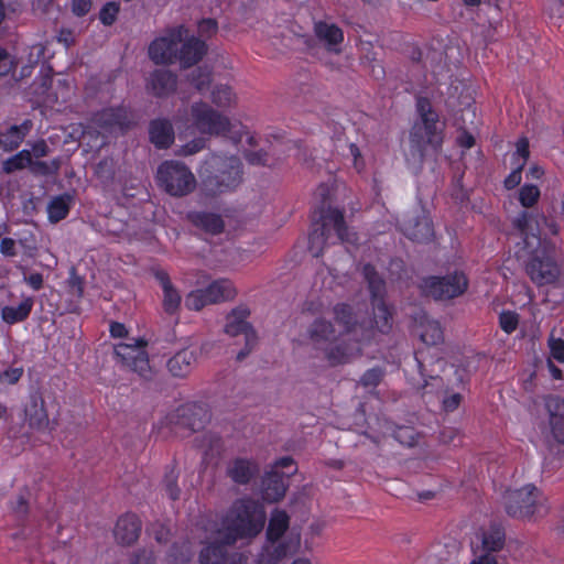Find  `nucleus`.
Returning a JSON list of instances; mask_svg holds the SVG:
<instances>
[{"label": "nucleus", "instance_id": "f257e3e1", "mask_svg": "<svg viewBox=\"0 0 564 564\" xmlns=\"http://www.w3.org/2000/svg\"><path fill=\"white\" fill-rule=\"evenodd\" d=\"M187 30L183 25L171 28L153 40L148 48L149 58L156 65L181 63L183 68L197 64L207 53V45L197 37L184 41Z\"/></svg>", "mask_w": 564, "mask_h": 564}, {"label": "nucleus", "instance_id": "f03ea898", "mask_svg": "<svg viewBox=\"0 0 564 564\" xmlns=\"http://www.w3.org/2000/svg\"><path fill=\"white\" fill-rule=\"evenodd\" d=\"M419 118L410 131L409 150L406 161L415 166H421L429 149L438 151L444 140L445 123L432 107L427 98L416 99Z\"/></svg>", "mask_w": 564, "mask_h": 564}, {"label": "nucleus", "instance_id": "7ed1b4c3", "mask_svg": "<svg viewBox=\"0 0 564 564\" xmlns=\"http://www.w3.org/2000/svg\"><path fill=\"white\" fill-rule=\"evenodd\" d=\"M265 523V511L256 500L242 498L234 502L217 528V540L235 544L240 539H252L258 535Z\"/></svg>", "mask_w": 564, "mask_h": 564}, {"label": "nucleus", "instance_id": "20e7f679", "mask_svg": "<svg viewBox=\"0 0 564 564\" xmlns=\"http://www.w3.org/2000/svg\"><path fill=\"white\" fill-rule=\"evenodd\" d=\"M306 333L311 345L323 352L330 366L349 362L361 354V347L349 345L346 339H341L333 323L326 318H315L308 325Z\"/></svg>", "mask_w": 564, "mask_h": 564}, {"label": "nucleus", "instance_id": "39448f33", "mask_svg": "<svg viewBox=\"0 0 564 564\" xmlns=\"http://www.w3.org/2000/svg\"><path fill=\"white\" fill-rule=\"evenodd\" d=\"M562 252L556 246L544 240L527 264V273L536 285L555 282L561 274Z\"/></svg>", "mask_w": 564, "mask_h": 564}, {"label": "nucleus", "instance_id": "423d86ee", "mask_svg": "<svg viewBox=\"0 0 564 564\" xmlns=\"http://www.w3.org/2000/svg\"><path fill=\"white\" fill-rule=\"evenodd\" d=\"M319 221L318 227L310 235L308 249L314 257L322 256L328 239L329 227L334 228L341 242L355 243L357 241V235L347 227L341 210L328 207L321 214Z\"/></svg>", "mask_w": 564, "mask_h": 564}, {"label": "nucleus", "instance_id": "0eeeda50", "mask_svg": "<svg viewBox=\"0 0 564 564\" xmlns=\"http://www.w3.org/2000/svg\"><path fill=\"white\" fill-rule=\"evenodd\" d=\"M503 506L508 516L516 519L531 518L544 511L543 497L533 485L507 490L503 495Z\"/></svg>", "mask_w": 564, "mask_h": 564}, {"label": "nucleus", "instance_id": "6e6552de", "mask_svg": "<svg viewBox=\"0 0 564 564\" xmlns=\"http://www.w3.org/2000/svg\"><path fill=\"white\" fill-rule=\"evenodd\" d=\"M334 318L341 327L339 337L346 339L349 345L360 347L361 343L370 340L373 335L371 322L366 318L359 319L347 304H337L334 307Z\"/></svg>", "mask_w": 564, "mask_h": 564}, {"label": "nucleus", "instance_id": "1a4fd4ad", "mask_svg": "<svg viewBox=\"0 0 564 564\" xmlns=\"http://www.w3.org/2000/svg\"><path fill=\"white\" fill-rule=\"evenodd\" d=\"M158 180L172 196H185L196 186V180L186 165L180 162H164L158 170Z\"/></svg>", "mask_w": 564, "mask_h": 564}, {"label": "nucleus", "instance_id": "9d476101", "mask_svg": "<svg viewBox=\"0 0 564 564\" xmlns=\"http://www.w3.org/2000/svg\"><path fill=\"white\" fill-rule=\"evenodd\" d=\"M242 181V164L237 156L220 159L217 173L207 176L203 184L209 195H217L236 188Z\"/></svg>", "mask_w": 564, "mask_h": 564}, {"label": "nucleus", "instance_id": "9b49d317", "mask_svg": "<svg viewBox=\"0 0 564 564\" xmlns=\"http://www.w3.org/2000/svg\"><path fill=\"white\" fill-rule=\"evenodd\" d=\"M191 120L193 126L203 134L224 135L231 129L228 117L203 101L194 102L191 106Z\"/></svg>", "mask_w": 564, "mask_h": 564}, {"label": "nucleus", "instance_id": "f8f14e48", "mask_svg": "<svg viewBox=\"0 0 564 564\" xmlns=\"http://www.w3.org/2000/svg\"><path fill=\"white\" fill-rule=\"evenodd\" d=\"M468 282L464 273L455 272L445 276H429L421 283L423 293L436 301H446L462 295Z\"/></svg>", "mask_w": 564, "mask_h": 564}, {"label": "nucleus", "instance_id": "ddd939ff", "mask_svg": "<svg viewBox=\"0 0 564 564\" xmlns=\"http://www.w3.org/2000/svg\"><path fill=\"white\" fill-rule=\"evenodd\" d=\"M93 123L102 135H116L124 133L134 124L132 112L123 107L106 108L97 112Z\"/></svg>", "mask_w": 564, "mask_h": 564}, {"label": "nucleus", "instance_id": "4468645a", "mask_svg": "<svg viewBox=\"0 0 564 564\" xmlns=\"http://www.w3.org/2000/svg\"><path fill=\"white\" fill-rule=\"evenodd\" d=\"M145 345L147 343L143 339L137 340L133 345L119 344L115 352L126 368L138 373L144 380H151L154 372L144 350Z\"/></svg>", "mask_w": 564, "mask_h": 564}, {"label": "nucleus", "instance_id": "2eb2a0df", "mask_svg": "<svg viewBox=\"0 0 564 564\" xmlns=\"http://www.w3.org/2000/svg\"><path fill=\"white\" fill-rule=\"evenodd\" d=\"M362 273L366 281L368 282V288L371 293L376 324L380 332L383 333L390 328V314L387 305L383 302V296L386 294V282L371 264H365Z\"/></svg>", "mask_w": 564, "mask_h": 564}, {"label": "nucleus", "instance_id": "dca6fc26", "mask_svg": "<svg viewBox=\"0 0 564 564\" xmlns=\"http://www.w3.org/2000/svg\"><path fill=\"white\" fill-rule=\"evenodd\" d=\"M210 534L207 539L210 542L205 545L199 553L200 564H243V556L239 553H229L227 546L229 543L217 540V528L210 525Z\"/></svg>", "mask_w": 564, "mask_h": 564}, {"label": "nucleus", "instance_id": "f3484780", "mask_svg": "<svg viewBox=\"0 0 564 564\" xmlns=\"http://www.w3.org/2000/svg\"><path fill=\"white\" fill-rule=\"evenodd\" d=\"M401 230L410 240L425 243L433 239V225L422 208H415L404 215L401 221Z\"/></svg>", "mask_w": 564, "mask_h": 564}, {"label": "nucleus", "instance_id": "a211bd4d", "mask_svg": "<svg viewBox=\"0 0 564 564\" xmlns=\"http://www.w3.org/2000/svg\"><path fill=\"white\" fill-rule=\"evenodd\" d=\"M176 424L192 432L203 430L210 420V414L205 403L192 402L177 409Z\"/></svg>", "mask_w": 564, "mask_h": 564}, {"label": "nucleus", "instance_id": "6ab92c4d", "mask_svg": "<svg viewBox=\"0 0 564 564\" xmlns=\"http://www.w3.org/2000/svg\"><path fill=\"white\" fill-rule=\"evenodd\" d=\"M24 415L29 426L34 430H45L50 420L45 408V401L39 389H33L24 404Z\"/></svg>", "mask_w": 564, "mask_h": 564}, {"label": "nucleus", "instance_id": "aec40b11", "mask_svg": "<svg viewBox=\"0 0 564 564\" xmlns=\"http://www.w3.org/2000/svg\"><path fill=\"white\" fill-rule=\"evenodd\" d=\"M296 471V467L289 474L281 473L275 469L265 471L262 478V497L268 502H276L281 500L286 492V479Z\"/></svg>", "mask_w": 564, "mask_h": 564}, {"label": "nucleus", "instance_id": "412c9836", "mask_svg": "<svg viewBox=\"0 0 564 564\" xmlns=\"http://www.w3.org/2000/svg\"><path fill=\"white\" fill-rule=\"evenodd\" d=\"M141 529L142 523L138 516L126 513L118 519L113 534L118 543L131 545L139 539Z\"/></svg>", "mask_w": 564, "mask_h": 564}, {"label": "nucleus", "instance_id": "4be33fe9", "mask_svg": "<svg viewBox=\"0 0 564 564\" xmlns=\"http://www.w3.org/2000/svg\"><path fill=\"white\" fill-rule=\"evenodd\" d=\"M177 76L169 69L153 70L147 83V88L155 97H166L176 90Z\"/></svg>", "mask_w": 564, "mask_h": 564}, {"label": "nucleus", "instance_id": "5701e85b", "mask_svg": "<svg viewBox=\"0 0 564 564\" xmlns=\"http://www.w3.org/2000/svg\"><path fill=\"white\" fill-rule=\"evenodd\" d=\"M258 473V464L246 458H236L229 462L226 468L227 476L238 485L249 484Z\"/></svg>", "mask_w": 564, "mask_h": 564}, {"label": "nucleus", "instance_id": "b1692460", "mask_svg": "<svg viewBox=\"0 0 564 564\" xmlns=\"http://www.w3.org/2000/svg\"><path fill=\"white\" fill-rule=\"evenodd\" d=\"M197 361L194 350L183 349L177 351L167 361V369L173 377L184 378L191 373Z\"/></svg>", "mask_w": 564, "mask_h": 564}, {"label": "nucleus", "instance_id": "393cba45", "mask_svg": "<svg viewBox=\"0 0 564 564\" xmlns=\"http://www.w3.org/2000/svg\"><path fill=\"white\" fill-rule=\"evenodd\" d=\"M151 142L159 149H166L174 142V130L167 119H154L149 126Z\"/></svg>", "mask_w": 564, "mask_h": 564}, {"label": "nucleus", "instance_id": "a878e982", "mask_svg": "<svg viewBox=\"0 0 564 564\" xmlns=\"http://www.w3.org/2000/svg\"><path fill=\"white\" fill-rule=\"evenodd\" d=\"M250 312L246 307H237L227 316L225 333L235 337L240 334L248 338L249 333H256L252 326L246 321Z\"/></svg>", "mask_w": 564, "mask_h": 564}, {"label": "nucleus", "instance_id": "bb28decb", "mask_svg": "<svg viewBox=\"0 0 564 564\" xmlns=\"http://www.w3.org/2000/svg\"><path fill=\"white\" fill-rule=\"evenodd\" d=\"M188 219L194 226L212 235H218L225 228V223L220 215L214 213L194 212L188 214Z\"/></svg>", "mask_w": 564, "mask_h": 564}, {"label": "nucleus", "instance_id": "cd10ccee", "mask_svg": "<svg viewBox=\"0 0 564 564\" xmlns=\"http://www.w3.org/2000/svg\"><path fill=\"white\" fill-rule=\"evenodd\" d=\"M480 545L473 546L477 550H484V552H490L495 554L502 550L505 545V532L500 527H491L487 531H482L477 535Z\"/></svg>", "mask_w": 564, "mask_h": 564}, {"label": "nucleus", "instance_id": "c85d7f7f", "mask_svg": "<svg viewBox=\"0 0 564 564\" xmlns=\"http://www.w3.org/2000/svg\"><path fill=\"white\" fill-rule=\"evenodd\" d=\"M314 30L317 39L324 42L329 51L338 52L335 46L339 45L344 40V33L340 28L333 23L319 21L315 23Z\"/></svg>", "mask_w": 564, "mask_h": 564}, {"label": "nucleus", "instance_id": "c756f323", "mask_svg": "<svg viewBox=\"0 0 564 564\" xmlns=\"http://www.w3.org/2000/svg\"><path fill=\"white\" fill-rule=\"evenodd\" d=\"M31 122L24 121L20 126H11L4 132H0V148L6 151L17 149L31 129Z\"/></svg>", "mask_w": 564, "mask_h": 564}, {"label": "nucleus", "instance_id": "7c9ffc66", "mask_svg": "<svg viewBox=\"0 0 564 564\" xmlns=\"http://www.w3.org/2000/svg\"><path fill=\"white\" fill-rule=\"evenodd\" d=\"M546 223V219L531 212H522L514 220L513 226L525 237H538L540 235V221Z\"/></svg>", "mask_w": 564, "mask_h": 564}, {"label": "nucleus", "instance_id": "2f4dec72", "mask_svg": "<svg viewBox=\"0 0 564 564\" xmlns=\"http://www.w3.org/2000/svg\"><path fill=\"white\" fill-rule=\"evenodd\" d=\"M33 304V299L26 297L18 306H4L1 310V318L9 325L23 322L30 316Z\"/></svg>", "mask_w": 564, "mask_h": 564}, {"label": "nucleus", "instance_id": "473e14b6", "mask_svg": "<svg viewBox=\"0 0 564 564\" xmlns=\"http://www.w3.org/2000/svg\"><path fill=\"white\" fill-rule=\"evenodd\" d=\"M205 289L210 296L208 297L209 302H213L214 304L232 300L236 295V291L231 282L226 279L216 280Z\"/></svg>", "mask_w": 564, "mask_h": 564}, {"label": "nucleus", "instance_id": "72a5a7b5", "mask_svg": "<svg viewBox=\"0 0 564 564\" xmlns=\"http://www.w3.org/2000/svg\"><path fill=\"white\" fill-rule=\"evenodd\" d=\"M73 197L69 194H63L52 198L47 205L48 219L52 223H58L64 219L70 208Z\"/></svg>", "mask_w": 564, "mask_h": 564}, {"label": "nucleus", "instance_id": "f704fd0d", "mask_svg": "<svg viewBox=\"0 0 564 564\" xmlns=\"http://www.w3.org/2000/svg\"><path fill=\"white\" fill-rule=\"evenodd\" d=\"M289 528V516L285 511L275 510L269 521L267 536L270 542H278Z\"/></svg>", "mask_w": 564, "mask_h": 564}, {"label": "nucleus", "instance_id": "c9c22d12", "mask_svg": "<svg viewBox=\"0 0 564 564\" xmlns=\"http://www.w3.org/2000/svg\"><path fill=\"white\" fill-rule=\"evenodd\" d=\"M289 550L283 543L270 542L267 544L262 552L259 554L258 564H278L286 554Z\"/></svg>", "mask_w": 564, "mask_h": 564}, {"label": "nucleus", "instance_id": "e433bc0d", "mask_svg": "<svg viewBox=\"0 0 564 564\" xmlns=\"http://www.w3.org/2000/svg\"><path fill=\"white\" fill-rule=\"evenodd\" d=\"M457 557V547L452 545L449 549L445 545L435 546L427 555V564H455Z\"/></svg>", "mask_w": 564, "mask_h": 564}, {"label": "nucleus", "instance_id": "4c0bfd02", "mask_svg": "<svg viewBox=\"0 0 564 564\" xmlns=\"http://www.w3.org/2000/svg\"><path fill=\"white\" fill-rule=\"evenodd\" d=\"M420 337L426 345H437L443 340V332L441 325L436 321H427L422 325Z\"/></svg>", "mask_w": 564, "mask_h": 564}, {"label": "nucleus", "instance_id": "58836bf2", "mask_svg": "<svg viewBox=\"0 0 564 564\" xmlns=\"http://www.w3.org/2000/svg\"><path fill=\"white\" fill-rule=\"evenodd\" d=\"M188 80L198 91H203L210 85L212 73L207 67H197L188 75Z\"/></svg>", "mask_w": 564, "mask_h": 564}, {"label": "nucleus", "instance_id": "ea45409f", "mask_svg": "<svg viewBox=\"0 0 564 564\" xmlns=\"http://www.w3.org/2000/svg\"><path fill=\"white\" fill-rule=\"evenodd\" d=\"M235 100V95L230 87L226 85L215 86L212 91V101L220 107L226 108L229 107Z\"/></svg>", "mask_w": 564, "mask_h": 564}, {"label": "nucleus", "instance_id": "a19ab883", "mask_svg": "<svg viewBox=\"0 0 564 564\" xmlns=\"http://www.w3.org/2000/svg\"><path fill=\"white\" fill-rule=\"evenodd\" d=\"M392 436L401 444L408 447H413L417 444L419 434L411 426H397Z\"/></svg>", "mask_w": 564, "mask_h": 564}, {"label": "nucleus", "instance_id": "79ce46f5", "mask_svg": "<svg viewBox=\"0 0 564 564\" xmlns=\"http://www.w3.org/2000/svg\"><path fill=\"white\" fill-rule=\"evenodd\" d=\"M31 161H32L31 152L28 150H23V151L19 152L18 154H15L14 156L10 158L8 161H6L3 169L7 173H12L17 170H21L26 166L30 167Z\"/></svg>", "mask_w": 564, "mask_h": 564}, {"label": "nucleus", "instance_id": "37998d69", "mask_svg": "<svg viewBox=\"0 0 564 564\" xmlns=\"http://www.w3.org/2000/svg\"><path fill=\"white\" fill-rule=\"evenodd\" d=\"M96 176L104 183H110L115 177V164L112 159H102L95 166Z\"/></svg>", "mask_w": 564, "mask_h": 564}, {"label": "nucleus", "instance_id": "c03bdc74", "mask_svg": "<svg viewBox=\"0 0 564 564\" xmlns=\"http://www.w3.org/2000/svg\"><path fill=\"white\" fill-rule=\"evenodd\" d=\"M164 297H163V307L167 314H174L181 304V295L176 291V289L172 285L166 289H163Z\"/></svg>", "mask_w": 564, "mask_h": 564}, {"label": "nucleus", "instance_id": "a18cd8bd", "mask_svg": "<svg viewBox=\"0 0 564 564\" xmlns=\"http://www.w3.org/2000/svg\"><path fill=\"white\" fill-rule=\"evenodd\" d=\"M59 161L53 160L52 162L47 163L44 161H31L30 170L33 174L36 175H52L56 174L59 170Z\"/></svg>", "mask_w": 564, "mask_h": 564}, {"label": "nucleus", "instance_id": "49530a36", "mask_svg": "<svg viewBox=\"0 0 564 564\" xmlns=\"http://www.w3.org/2000/svg\"><path fill=\"white\" fill-rule=\"evenodd\" d=\"M540 197V189L535 185L527 184L521 187L519 200L525 208L532 207Z\"/></svg>", "mask_w": 564, "mask_h": 564}, {"label": "nucleus", "instance_id": "de8ad7c7", "mask_svg": "<svg viewBox=\"0 0 564 564\" xmlns=\"http://www.w3.org/2000/svg\"><path fill=\"white\" fill-rule=\"evenodd\" d=\"M177 478L178 475L176 474L174 468L167 471L164 476L163 487L165 492L172 500H177L181 495V489L177 486Z\"/></svg>", "mask_w": 564, "mask_h": 564}, {"label": "nucleus", "instance_id": "09e8293b", "mask_svg": "<svg viewBox=\"0 0 564 564\" xmlns=\"http://www.w3.org/2000/svg\"><path fill=\"white\" fill-rule=\"evenodd\" d=\"M545 408L551 419L564 417V399L558 395H549L545 398Z\"/></svg>", "mask_w": 564, "mask_h": 564}, {"label": "nucleus", "instance_id": "8fccbe9b", "mask_svg": "<svg viewBox=\"0 0 564 564\" xmlns=\"http://www.w3.org/2000/svg\"><path fill=\"white\" fill-rule=\"evenodd\" d=\"M519 316L514 312H502L499 316L500 327L507 333L511 334L518 327Z\"/></svg>", "mask_w": 564, "mask_h": 564}, {"label": "nucleus", "instance_id": "3c124183", "mask_svg": "<svg viewBox=\"0 0 564 564\" xmlns=\"http://www.w3.org/2000/svg\"><path fill=\"white\" fill-rule=\"evenodd\" d=\"M29 492H20L14 500L11 501V509L18 518H23L29 512L28 503Z\"/></svg>", "mask_w": 564, "mask_h": 564}, {"label": "nucleus", "instance_id": "603ef678", "mask_svg": "<svg viewBox=\"0 0 564 564\" xmlns=\"http://www.w3.org/2000/svg\"><path fill=\"white\" fill-rule=\"evenodd\" d=\"M119 12V4L116 2L106 3L99 13V19L105 25H111Z\"/></svg>", "mask_w": 564, "mask_h": 564}, {"label": "nucleus", "instance_id": "864d4df0", "mask_svg": "<svg viewBox=\"0 0 564 564\" xmlns=\"http://www.w3.org/2000/svg\"><path fill=\"white\" fill-rule=\"evenodd\" d=\"M452 198L459 204L468 200V191L464 188L462 183V175L455 176L451 187Z\"/></svg>", "mask_w": 564, "mask_h": 564}, {"label": "nucleus", "instance_id": "5fc2aeb1", "mask_svg": "<svg viewBox=\"0 0 564 564\" xmlns=\"http://www.w3.org/2000/svg\"><path fill=\"white\" fill-rule=\"evenodd\" d=\"M383 371L380 368L369 369L362 375L360 383L364 387H376L381 381Z\"/></svg>", "mask_w": 564, "mask_h": 564}, {"label": "nucleus", "instance_id": "6e6d98bb", "mask_svg": "<svg viewBox=\"0 0 564 564\" xmlns=\"http://www.w3.org/2000/svg\"><path fill=\"white\" fill-rule=\"evenodd\" d=\"M245 159L252 165H267L269 161L268 153L263 150L246 151Z\"/></svg>", "mask_w": 564, "mask_h": 564}, {"label": "nucleus", "instance_id": "4d7b16f0", "mask_svg": "<svg viewBox=\"0 0 564 564\" xmlns=\"http://www.w3.org/2000/svg\"><path fill=\"white\" fill-rule=\"evenodd\" d=\"M474 560L470 564H498L497 557L490 552H484V550H477L473 547Z\"/></svg>", "mask_w": 564, "mask_h": 564}, {"label": "nucleus", "instance_id": "13d9d810", "mask_svg": "<svg viewBox=\"0 0 564 564\" xmlns=\"http://www.w3.org/2000/svg\"><path fill=\"white\" fill-rule=\"evenodd\" d=\"M218 30L217 21L214 19H204L198 24V33L200 36L210 37Z\"/></svg>", "mask_w": 564, "mask_h": 564}, {"label": "nucleus", "instance_id": "bf43d9fd", "mask_svg": "<svg viewBox=\"0 0 564 564\" xmlns=\"http://www.w3.org/2000/svg\"><path fill=\"white\" fill-rule=\"evenodd\" d=\"M151 534L159 543H166L170 540V530L162 523L151 525Z\"/></svg>", "mask_w": 564, "mask_h": 564}, {"label": "nucleus", "instance_id": "052dcab7", "mask_svg": "<svg viewBox=\"0 0 564 564\" xmlns=\"http://www.w3.org/2000/svg\"><path fill=\"white\" fill-rule=\"evenodd\" d=\"M550 426L554 438L564 444V416L558 419H551Z\"/></svg>", "mask_w": 564, "mask_h": 564}, {"label": "nucleus", "instance_id": "680f3d73", "mask_svg": "<svg viewBox=\"0 0 564 564\" xmlns=\"http://www.w3.org/2000/svg\"><path fill=\"white\" fill-rule=\"evenodd\" d=\"M246 339L245 348L237 354V360H243L257 346L258 337L256 333H249Z\"/></svg>", "mask_w": 564, "mask_h": 564}, {"label": "nucleus", "instance_id": "e2e57ef3", "mask_svg": "<svg viewBox=\"0 0 564 564\" xmlns=\"http://www.w3.org/2000/svg\"><path fill=\"white\" fill-rule=\"evenodd\" d=\"M185 306L188 310L200 311L203 308L202 292L192 291L185 299Z\"/></svg>", "mask_w": 564, "mask_h": 564}, {"label": "nucleus", "instance_id": "0e129e2a", "mask_svg": "<svg viewBox=\"0 0 564 564\" xmlns=\"http://www.w3.org/2000/svg\"><path fill=\"white\" fill-rule=\"evenodd\" d=\"M523 164H518V166L506 177L505 186L507 189H512L521 183Z\"/></svg>", "mask_w": 564, "mask_h": 564}, {"label": "nucleus", "instance_id": "69168bd1", "mask_svg": "<svg viewBox=\"0 0 564 564\" xmlns=\"http://www.w3.org/2000/svg\"><path fill=\"white\" fill-rule=\"evenodd\" d=\"M516 147H517V150H516L513 156L521 158L522 162L520 164H523V166H524L530 156L529 140L527 138H521L518 140Z\"/></svg>", "mask_w": 564, "mask_h": 564}, {"label": "nucleus", "instance_id": "338daca9", "mask_svg": "<svg viewBox=\"0 0 564 564\" xmlns=\"http://www.w3.org/2000/svg\"><path fill=\"white\" fill-rule=\"evenodd\" d=\"M551 356L560 362H564V340L550 339Z\"/></svg>", "mask_w": 564, "mask_h": 564}, {"label": "nucleus", "instance_id": "774afa93", "mask_svg": "<svg viewBox=\"0 0 564 564\" xmlns=\"http://www.w3.org/2000/svg\"><path fill=\"white\" fill-rule=\"evenodd\" d=\"M155 556L154 553L150 550H141L135 553L134 558L131 564H154Z\"/></svg>", "mask_w": 564, "mask_h": 564}]
</instances>
